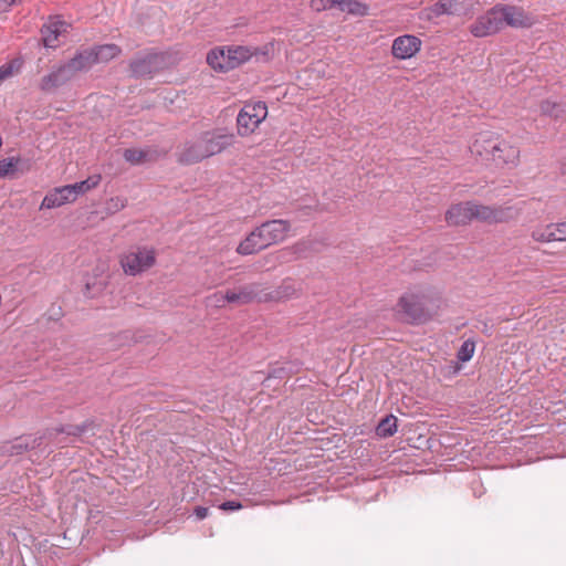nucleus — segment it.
I'll return each mask as SVG.
<instances>
[{
    "mask_svg": "<svg viewBox=\"0 0 566 566\" xmlns=\"http://www.w3.org/2000/svg\"><path fill=\"white\" fill-rule=\"evenodd\" d=\"M234 134L223 128L201 133L196 139L186 142L178 153V161L192 165L218 155L234 143Z\"/></svg>",
    "mask_w": 566,
    "mask_h": 566,
    "instance_id": "1",
    "label": "nucleus"
},
{
    "mask_svg": "<svg viewBox=\"0 0 566 566\" xmlns=\"http://www.w3.org/2000/svg\"><path fill=\"white\" fill-rule=\"evenodd\" d=\"M290 230L291 224L286 220L273 219L265 221L240 242L237 252L241 255L254 254L270 245L284 241Z\"/></svg>",
    "mask_w": 566,
    "mask_h": 566,
    "instance_id": "2",
    "label": "nucleus"
},
{
    "mask_svg": "<svg viewBox=\"0 0 566 566\" xmlns=\"http://www.w3.org/2000/svg\"><path fill=\"white\" fill-rule=\"evenodd\" d=\"M119 263L125 274L136 276L155 265L156 252L150 248L136 247L124 252Z\"/></svg>",
    "mask_w": 566,
    "mask_h": 566,
    "instance_id": "3",
    "label": "nucleus"
},
{
    "mask_svg": "<svg viewBox=\"0 0 566 566\" xmlns=\"http://www.w3.org/2000/svg\"><path fill=\"white\" fill-rule=\"evenodd\" d=\"M406 321L412 324H421L430 319L431 315L427 308V296L422 292H407L398 302Z\"/></svg>",
    "mask_w": 566,
    "mask_h": 566,
    "instance_id": "4",
    "label": "nucleus"
},
{
    "mask_svg": "<svg viewBox=\"0 0 566 566\" xmlns=\"http://www.w3.org/2000/svg\"><path fill=\"white\" fill-rule=\"evenodd\" d=\"M268 116V106L264 102L247 103L237 117V128L240 136L252 134Z\"/></svg>",
    "mask_w": 566,
    "mask_h": 566,
    "instance_id": "5",
    "label": "nucleus"
},
{
    "mask_svg": "<svg viewBox=\"0 0 566 566\" xmlns=\"http://www.w3.org/2000/svg\"><path fill=\"white\" fill-rule=\"evenodd\" d=\"M473 220L488 223H502L513 220L518 211L511 206H485L472 201Z\"/></svg>",
    "mask_w": 566,
    "mask_h": 566,
    "instance_id": "6",
    "label": "nucleus"
},
{
    "mask_svg": "<svg viewBox=\"0 0 566 566\" xmlns=\"http://www.w3.org/2000/svg\"><path fill=\"white\" fill-rule=\"evenodd\" d=\"M165 65V55L161 53H147L134 59L130 64L132 75L136 78L153 76Z\"/></svg>",
    "mask_w": 566,
    "mask_h": 566,
    "instance_id": "7",
    "label": "nucleus"
},
{
    "mask_svg": "<svg viewBox=\"0 0 566 566\" xmlns=\"http://www.w3.org/2000/svg\"><path fill=\"white\" fill-rule=\"evenodd\" d=\"M502 28L496 8H492L471 24L470 32L476 38H484L499 32Z\"/></svg>",
    "mask_w": 566,
    "mask_h": 566,
    "instance_id": "8",
    "label": "nucleus"
},
{
    "mask_svg": "<svg viewBox=\"0 0 566 566\" xmlns=\"http://www.w3.org/2000/svg\"><path fill=\"white\" fill-rule=\"evenodd\" d=\"M421 45L422 42L418 36L403 34L392 41L391 54L397 60H408L420 51Z\"/></svg>",
    "mask_w": 566,
    "mask_h": 566,
    "instance_id": "9",
    "label": "nucleus"
},
{
    "mask_svg": "<svg viewBox=\"0 0 566 566\" xmlns=\"http://www.w3.org/2000/svg\"><path fill=\"white\" fill-rule=\"evenodd\" d=\"M493 147L492 161L497 166H516L520 159V149L510 144L509 142L501 139L499 136Z\"/></svg>",
    "mask_w": 566,
    "mask_h": 566,
    "instance_id": "10",
    "label": "nucleus"
},
{
    "mask_svg": "<svg viewBox=\"0 0 566 566\" xmlns=\"http://www.w3.org/2000/svg\"><path fill=\"white\" fill-rule=\"evenodd\" d=\"M319 243L315 240L306 239L300 240L291 247L284 248L279 251V259L281 261L290 262L298 259L307 258L311 253L318 251Z\"/></svg>",
    "mask_w": 566,
    "mask_h": 566,
    "instance_id": "11",
    "label": "nucleus"
},
{
    "mask_svg": "<svg viewBox=\"0 0 566 566\" xmlns=\"http://www.w3.org/2000/svg\"><path fill=\"white\" fill-rule=\"evenodd\" d=\"M497 135L491 132H481L470 145V153L483 160H492L493 147L496 142Z\"/></svg>",
    "mask_w": 566,
    "mask_h": 566,
    "instance_id": "12",
    "label": "nucleus"
},
{
    "mask_svg": "<svg viewBox=\"0 0 566 566\" xmlns=\"http://www.w3.org/2000/svg\"><path fill=\"white\" fill-rule=\"evenodd\" d=\"M70 24L63 20L54 19L41 29L44 46L55 49L60 44L59 38L67 32Z\"/></svg>",
    "mask_w": 566,
    "mask_h": 566,
    "instance_id": "13",
    "label": "nucleus"
},
{
    "mask_svg": "<svg viewBox=\"0 0 566 566\" xmlns=\"http://www.w3.org/2000/svg\"><path fill=\"white\" fill-rule=\"evenodd\" d=\"M259 284H248L240 286L238 290H229L226 292V301L238 305H244L253 302L254 300H263L260 295Z\"/></svg>",
    "mask_w": 566,
    "mask_h": 566,
    "instance_id": "14",
    "label": "nucleus"
},
{
    "mask_svg": "<svg viewBox=\"0 0 566 566\" xmlns=\"http://www.w3.org/2000/svg\"><path fill=\"white\" fill-rule=\"evenodd\" d=\"M465 10L464 0H438L424 12L426 17L431 20L443 14H462Z\"/></svg>",
    "mask_w": 566,
    "mask_h": 566,
    "instance_id": "15",
    "label": "nucleus"
},
{
    "mask_svg": "<svg viewBox=\"0 0 566 566\" xmlns=\"http://www.w3.org/2000/svg\"><path fill=\"white\" fill-rule=\"evenodd\" d=\"M449 226H464L473 220L472 201L452 205L446 212Z\"/></svg>",
    "mask_w": 566,
    "mask_h": 566,
    "instance_id": "16",
    "label": "nucleus"
},
{
    "mask_svg": "<svg viewBox=\"0 0 566 566\" xmlns=\"http://www.w3.org/2000/svg\"><path fill=\"white\" fill-rule=\"evenodd\" d=\"M76 200V196L72 191L70 185L55 188L50 191L42 200L41 209H53L61 207L65 203Z\"/></svg>",
    "mask_w": 566,
    "mask_h": 566,
    "instance_id": "17",
    "label": "nucleus"
},
{
    "mask_svg": "<svg viewBox=\"0 0 566 566\" xmlns=\"http://www.w3.org/2000/svg\"><path fill=\"white\" fill-rule=\"evenodd\" d=\"M74 76L66 66V64L60 65L57 69L43 76L40 82V90L43 92H51L56 87L64 85L71 81Z\"/></svg>",
    "mask_w": 566,
    "mask_h": 566,
    "instance_id": "18",
    "label": "nucleus"
},
{
    "mask_svg": "<svg viewBox=\"0 0 566 566\" xmlns=\"http://www.w3.org/2000/svg\"><path fill=\"white\" fill-rule=\"evenodd\" d=\"M300 292L301 284L296 282L294 279L286 277L276 289H274L270 293L264 294L262 298L264 301L280 302L297 296Z\"/></svg>",
    "mask_w": 566,
    "mask_h": 566,
    "instance_id": "19",
    "label": "nucleus"
},
{
    "mask_svg": "<svg viewBox=\"0 0 566 566\" xmlns=\"http://www.w3.org/2000/svg\"><path fill=\"white\" fill-rule=\"evenodd\" d=\"M72 75L75 76L77 72H83L90 70L95 62L93 49H85L78 51L74 57H72L67 63H65Z\"/></svg>",
    "mask_w": 566,
    "mask_h": 566,
    "instance_id": "20",
    "label": "nucleus"
},
{
    "mask_svg": "<svg viewBox=\"0 0 566 566\" xmlns=\"http://www.w3.org/2000/svg\"><path fill=\"white\" fill-rule=\"evenodd\" d=\"M207 63L216 71L233 70L231 56L227 48L213 49L207 55Z\"/></svg>",
    "mask_w": 566,
    "mask_h": 566,
    "instance_id": "21",
    "label": "nucleus"
},
{
    "mask_svg": "<svg viewBox=\"0 0 566 566\" xmlns=\"http://www.w3.org/2000/svg\"><path fill=\"white\" fill-rule=\"evenodd\" d=\"M41 444V438H33L31 436L28 437H19L13 441L4 444L2 447L3 452L9 455H19L25 452L27 450L34 449L35 447Z\"/></svg>",
    "mask_w": 566,
    "mask_h": 566,
    "instance_id": "22",
    "label": "nucleus"
},
{
    "mask_svg": "<svg viewBox=\"0 0 566 566\" xmlns=\"http://www.w3.org/2000/svg\"><path fill=\"white\" fill-rule=\"evenodd\" d=\"M502 25L523 27L525 24V15L523 10L515 7H495Z\"/></svg>",
    "mask_w": 566,
    "mask_h": 566,
    "instance_id": "23",
    "label": "nucleus"
},
{
    "mask_svg": "<svg viewBox=\"0 0 566 566\" xmlns=\"http://www.w3.org/2000/svg\"><path fill=\"white\" fill-rule=\"evenodd\" d=\"M123 157L127 163L132 165H142L147 161L156 160L158 155L156 150L149 148H128L124 150Z\"/></svg>",
    "mask_w": 566,
    "mask_h": 566,
    "instance_id": "24",
    "label": "nucleus"
},
{
    "mask_svg": "<svg viewBox=\"0 0 566 566\" xmlns=\"http://www.w3.org/2000/svg\"><path fill=\"white\" fill-rule=\"evenodd\" d=\"M92 49L96 64L106 63L122 53V49L113 43L95 45Z\"/></svg>",
    "mask_w": 566,
    "mask_h": 566,
    "instance_id": "25",
    "label": "nucleus"
},
{
    "mask_svg": "<svg viewBox=\"0 0 566 566\" xmlns=\"http://www.w3.org/2000/svg\"><path fill=\"white\" fill-rule=\"evenodd\" d=\"M530 235L538 243H551L556 241L553 222L547 224H537L531 230Z\"/></svg>",
    "mask_w": 566,
    "mask_h": 566,
    "instance_id": "26",
    "label": "nucleus"
},
{
    "mask_svg": "<svg viewBox=\"0 0 566 566\" xmlns=\"http://www.w3.org/2000/svg\"><path fill=\"white\" fill-rule=\"evenodd\" d=\"M227 49L229 51V55L231 56L232 65L234 69L249 61L254 54V51L249 46L238 45L227 46Z\"/></svg>",
    "mask_w": 566,
    "mask_h": 566,
    "instance_id": "27",
    "label": "nucleus"
},
{
    "mask_svg": "<svg viewBox=\"0 0 566 566\" xmlns=\"http://www.w3.org/2000/svg\"><path fill=\"white\" fill-rule=\"evenodd\" d=\"M397 431V418L392 415L386 416L376 427V434L380 438H388Z\"/></svg>",
    "mask_w": 566,
    "mask_h": 566,
    "instance_id": "28",
    "label": "nucleus"
},
{
    "mask_svg": "<svg viewBox=\"0 0 566 566\" xmlns=\"http://www.w3.org/2000/svg\"><path fill=\"white\" fill-rule=\"evenodd\" d=\"M21 59H13L0 66V83L17 74L22 67Z\"/></svg>",
    "mask_w": 566,
    "mask_h": 566,
    "instance_id": "29",
    "label": "nucleus"
},
{
    "mask_svg": "<svg viewBox=\"0 0 566 566\" xmlns=\"http://www.w3.org/2000/svg\"><path fill=\"white\" fill-rule=\"evenodd\" d=\"M93 422L92 421H85L82 424H67L60 428H56V433H65L67 436L72 437H80L84 432H86L91 427Z\"/></svg>",
    "mask_w": 566,
    "mask_h": 566,
    "instance_id": "30",
    "label": "nucleus"
},
{
    "mask_svg": "<svg viewBox=\"0 0 566 566\" xmlns=\"http://www.w3.org/2000/svg\"><path fill=\"white\" fill-rule=\"evenodd\" d=\"M101 180L99 176L88 177L86 180L75 182L73 185H70L72 187L73 193L76 196V198L80 195L85 193L86 191L95 188Z\"/></svg>",
    "mask_w": 566,
    "mask_h": 566,
    "instance_id": "31",
    "label": "nucleus"
},
{
    "mask_svg": "<svg viewBox=\"0 0 566 566\" xmlns=\"http://www.w3.org/2000/svg\"><path fill=\"white\" fill-rule=\"evenodd\" d=\"M541 111L544 115L554 117L555 119L562 118L566 114V109L557 103L551 101H543L541 103Z\"/></svg>",
    "mask_w": 566,
    "mask_h": 566,
    "instance_id": "32",
    "label": "nucleus"
},
{
    "mask_svg": "<svg viewBox=\"0 0 566 566\" xmlns=\"http://www.w3.org/2000/svg\"><path fill=\"white\" fill-rule=\"evenodd\" d=\"M475 343L472 339L464 340L457 353L458 360L462 363L469 361L473 357Z\"/></svg>",
    "mask_w": 566,
    "mask_h": 566,
    "instance_id": "33",
    "label": "nucleus"
},
{
    "mask_svg": "<svg viewBox=\"0 0 566 566\" xmlns=\"http://www.w3.org/2000/svg\"><path fill=\"white\" fill-rule=\"evenodd\" d=\"M338 8L354 14H364L366 11V7L355 0H339Z\"/></svg>",
    "mask_w": 566,
    "mask_h": 566,
    "instance_id": "34",
    "label": "nucleus"
},
{
    "mask_svg": "<svg viewBox=\"0 0 566 566\" xmlns=\"http://www.w3.org/2000/svg\"><path fill=\"white\" fill-rule=\"evenodd\" d=\"M19 158L10 157L0 160V178L11 176L15 170Z\"/></svg>",
    "mask_w": 566,
    "mask_h": 566,
    "instance_id": "35",
    "label": "nucleus"
},
{
    "mask_svg": "<svg viewBox=\"0 0 566 566\" xmlns=\"http://www.w3.org/2000/svg\"><path fill=\"white\" fill-rule=\"evenodd\" d=\"M206 304H207V306H212L216 308L224 307L226 304H228V301H226V293L216 292V293L207 296Z\"/></svg>",
    "mask_w": 566,
    "mask_h": 566,
    "instance_id": "36",
    "label": "nucleus"
},
{
    "mask_svg": "<svg viewBox=\"0 0 566 566\" xmlns=\"http://www.w3.org/2000/svg\"><path fill=\"white\" fill-rule=\"evenodd\" d=\"M339 0H312V7L317 10H327L334 7H338Z\"/></svg>",
    "mask_w": 566,
    "mask_h": 566,
    "instance_id": "37",
    "label": "nucleus"
},
{
    "mask_svg": "<svg viewBox=\"0 0 566 566\" xmlns=\"http://www.w3.org/2000/svg\"><path fill=\"white\" fill-rule=\"evenodd\" d=\"M126 207V200L120 197L112 198L107 203V210L112 213L117 212Z\"/></svg>",
    "mask_w": 566,
    "mask_h": 566,
    "instance_id": "38",
    "label": "nucleus"
},
{
    "mask_svg": "<svg viewBox=\"0 0 566 566\" xmlns=\"http://www.w3.org/2000/svg\"><path fill=\"white\" fill-rule=\"evenodd\" d=\"M556 241H566V221L553 222Z\"/></svg>",
    "mask_w": 566,
    "mask_h": 566,
    "instance_id": "39",
    "label": "nucleus"
},
{
    "mask_svg": "<svg viewBox=\"0 0 566 566\" xmlns=\"http://www.w3.org/2000/svg\"><path fill=\"white\" fill-rule=\"evenodd\" d=\"M222 511H238L242 509V504L238 501H226L219 506Z\"/></svg>",
    "mask_w": 566,
    "mask_h": 566,
    "instance_id": "40",
    "label": "nucleus"
},
{
    "mask_svg": "<svg viewBox=\"0 0 566 566\" xmlns=\"http://www.w3.org/2000/svg\"><path fill=\"white\" fill-rule=\"evenodd\" d=\"M209 510L205 506H196L193 510V514L196 515L197 520H203L208 516Z\"/></svg>",
    "mask_w": 566,
    "mask_h": 566,
    "instance_id": "41",
    "label": "nucleus"
},
{
    "mask_svg": "<svg viewBox=\"0 0 566 566\" xmlns=\"http://www.w3.org/2000/svg\"><path fill=\"white\" fill-rule=\"evenodd\" d=\"M18 0H0V8L6 10L17 3Z\"/></svg>",
    "mask_w": 566,
    "mask_h": 566,
    "instance_id": "42",
    "label": "nucleus"
},
{
    "mask_svg": "<svg viewBox=\"0 0 566 566\" xmlns=\"http://www.w3.org/2000/svg\"><path fill=\"white\" fill-rule=\"evenodd\" d=\"M281 369L273 370V374H271L272 377H277Z\"/></svg>",
    "mask_w": 566,
    "mask_h": 566,
    "instance_id": "43",
    "label": "nucleus"
}]
</instances>
